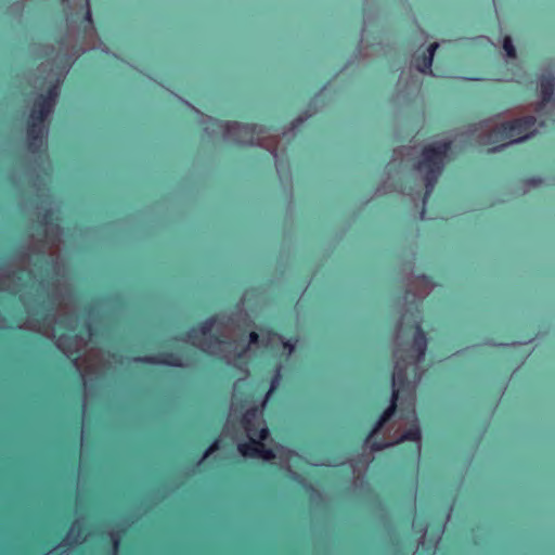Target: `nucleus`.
I'll return each instance as SVG.
<instances>
[{
    "label": "nucleus",
    "mask_w": 555,
    "mask_h": 555,
    "mask_svg": "<svg viewBox=\"0 0 555 555\" xmlns=\"http://www.w3.org/2000/svg\"><path fill=\"white\" fill-rule=\"evenodd\" d=\"M451 141L435 142L422 150V158L418 160L416 168L420 171H424V203L435 189L438 178L443 170L444 159L451 150Z\"/></svg>",
    "instance_id": "nucleus-1"
},
{
    "label": "nucleus",
    "mask_w": 555,
    "mask_h": 555,
    "mask_svg": "<svg viewBox=\"0 0 555 555\" xmlns=\"http://www.w3.org/2000/svg\"><path fill=\"white\" fill-rule=\"evenodd\" d=\"M259 409H247L242 415L241 424L245 429L249 441L237 444V451L244 457L257 459L260 440H267L270 431L267 426H259Z\"/></svg>",
    "instance_id": "nucleus-2"
},
{
    "label": "nucleus",
    "mask_w": 555,
    "mask_h": 555,
    "mask_svg": "<svg viewBox=\"0 0 555 555\" xmlns=\"http://www.w3.org/2000/svg\"><path fill=\"white\" fill-rule=\"evenodd\" d=\"M537 119L533 116H525L501 124L500 127L490 133L492 143H500L499 146L490 149L492 152L500 151L505 144L504 141L520 142L529 137L535 126Z\"/></svg>",
    "instance_id": "nucleus-3"
},
{
    "label": "nucleus",
    "mask_w": 555,
    "mask_h": 555,
    "mask_svg": "<svg viewBox=\"0 0 555 555\" xmlns=\"http://www.w3.org/2000/svg\"><path fill=\"white\" fill-rule=\"evenodd\" d=\"M391 383L392 391L390 404L386 410H384V412L379 416L382 423H387L395 415L397 410V402L399 401L401 395L404 397L406 401H409L410 405L414 404V386L410 380V377H408L405 372H403V370L401 369L400 363L397 364L392 373Z\"/></svg>",
    "instance_id": "nucleus-4"
},
{
    "label": "nucleus",
    "mask_w": 555,
    "mask_h": 555,
    "mask_svg": "<svg viewBox=\"0 0 555 555\" xmlns=\"http://www.w3.org/2000/svg\"><path fill=\"white\" fill-rule=\"evenodd\" d=\"M410 327L414 332L413 341L410 348L405 350L404 356L398 357L395 363V366L400 363L408 377L409 370L415 371L416 366L424 360L427 350V338L421 323L414 320Z\"/></svg>",
    "instance_id": "nucleus-5"
},
{
    "label": "nucleus",
    "mask_w": 555,
    "mask_h": 555,
    "mask_svg": "<svg viewBox=\"0 0 555 555\" xmlns=\"http://www.w3.org/2000/svg\"><path fill=\"white\" fill-rule=\"evenodd\" d=\"M217 322V317L211 315L201 323H198L196 326L192 327L190 331L185 332L181 335L180 339L183 341H188L189 339L197 338L198 335L201 336H209L211 341L214 343H223L221 339V335L219 334H211L212 327L215 326Z\"/></svg>",
    "instance_id": "nucleus-6"
},
{
    "label": "nucleus",
    "mask_w": 555,
    "mask_h": 555,
    "mask_svg": "<svg viewBox=\"0 0 555 555\" xmlns=\"http://www.w3.org/2000/svg\"><path fill=\"white\" fill-rule=\"evenodd\" d=\"M137 361L145 364H163L167 366L181 367L182 362L178 354L169 351L159 352L155 356L138 358Z\"/></svg>",
    "instance_id": "nucleus-7"
},
{
    "label": "nucleus",
    "mask_w": 555,
    "mask_h": 555,
    "mask_svg": "<svg viewBox=\"0 0 555 555\" xmlns=\"http://www.w3.org/2000/svg\"><path fill=\"white\" fill-rule=\"evenodd\" d=\"M44 125L27 120V145L29 151L37 152L42 144Z\"/></svg>",
    "instance_id": "nucleus-8"
},
{
    "label": "nucleus",
    "mask_w": 555,
    "mask_h": 555,
    "mask_svg": "<svg viewBox=\"0 0 555 555\" xmlns=\"http://www.w3.org/2000/svg\"><path fill=\"white\" fill-rule=\"evenodd\" d=\"M52 104H48L38 96L35 99L28 120L44 125L46 119L53 111Z\"/></svg>",
    "instance_id": "nucleus-9"
},
{
    "label": "nucleus",
    "mask_w": 555,
    "mask_h": 555,
    "mask_svg": "<svg viewBox=\"0 0 555 555\" xmlns=\"http://www.w3.org/2000/svg\"><path fill=\"white\" fill-rule=\"evenodd\" d=\"M438 49V43H431L422 55L417 56L415 60V66L418 72L423 74H427L430 72L433 60L436 50Z\"/></svg>",
    "instance_id": "nucleus-10"
},
{
    "label": "nucleus",
    "mask_w": 555,
    "mask_h": 555,
    "mask_svg": "<svg viewBox=\"0 0 555 555\" xmlns=\"http://www.w3.org/2000/svg\"><path fill=\"white\" fill-rule=\"evenodd\" d=\"M555 78L552 74L542 75L540 80V91L543 103H548L554 94Z\"/></svg>",
    "instance_id": "nucleus-11"
},
{
    "label": "nucleus",
    "mask_w": 555,
    "mask_h": 555,
    "mask_svg": "<svg viewBox=\"0 0 555 555\" xmlns=\"http://www.w3.org/2000/svg\"><path fill=\"white\" fill-rule=\"evenodd\" d=\"M59 90H60L59 82H55L48 88L46 93L39 94L38 98L41 99L42 101L47 102L48 104H52V106L54 107L56 99L59 96Z\"/></svg>",
    "instance_id": "nucleus-12"
},
{
    "label": "nucleus",
    "mask_w": 555,
    "mask_h": 555,
    "mask_svg": "<svg viewBox=\"0 0 555 555\" xmlns=\"http://www.w3.org/2000/svg\"><path fill=\"white\" fill-rule=\"evenodd\" d=\"M421 439H422V431H421L420 427L417 425H413L403 433L400 440L420 443Z\"/></svg>",
    "instance_id": "nucleus-13"
},
{
    "label": "nucleus",
    "mask_w": 555,
    "mask_h": 555,
    "mask_svg": "<svg viewBox=\"0 0 555 555\" xmlns=\"http://www.w3.org/2000/svg\"><path fill=\"white\" fill-rule=\"evenodd\" d=\"M264 441L266 440H260V442H259L257 459H262L264 461H271V460L275 459V453L272 449L267 448L264 446V443H263Z\"/></svg>",
    "instance_id": "nucleus-14"
},
{
    "label": "nucleus",
    "mask_w": 555,
    "mask_h": 555,
    "mask_svg": "<svg viewBox=\"0 0 555 555\" xmlns=\"http://www.w3.org/2000/svg\"><path fill=\"white\" fill-rule=\"evenodd\" d=\"M280 380H281V367L278 366L276 370H275L274 375L271 378L270 388H269V390H268V392L266 395L264 401H267L268 398L270 397V395L278 388V386L280 384Z\"/></svg>",
    "instance_id": "nucleus-15"
},
{
    "label": "nucleus",
    "mask_w": 555,
    "mask_h": 555,
    "mask_svg": "<svg viewBox=\"0 0 555 555\" xmlns=\"http://www.w3.org/2000/svg\"><path fill=\"white\" fill-rule=\"evenodd\" d=\"M54 220V211L51 208H47L40 216H39V223L43 225L51 224Z\"/></svg>",
    "instance_id": "nucleus-16"
},
{
    "label": "nucleus",
    "mask_w": 555,
    "mask_h": 555,
    "mask_svg": "<svg viewBox=\"0 0 555 555\" xmlns=\"http://www.w3.org/2000/svg\"><path fill=\"white\" fill-rule=\"evenodd\" d=\"M220 448V440L218 438H216L209 446L208 448L205 450L202 459L199 460L198 464H201L205 459H207L208 456H210L214 452H216L217 450H219Z\"/></svg>",
    "instance_id": "nucleus-17"
},
{
    "label": "nucleus",
    "mask_w": 555,
    "mask_h": 555,
    "mask_svg": "<svg viewBox=\"0 0 555 555\" xmlns=\"http://www.w3.org/2000/svg\"><path fill=\"white\" fill-rule=\"evenodd\" d=\"M503 49L506 52V55L508 57H515L516 56V49L513 44V41L511 37L506 36L503 40Z\"/></svg>",
    "instance_id": "nucleus-18"
},
{
    "label": "nucleus",
    "mask_w": 555,
    "mask_h": 555,
    "mask_svg": "<svg viewBox=\"0 0 555 555\" xmlns=\"http://www.w3.org/2000/svg\"><path fill=\"white\" fill-rule=\"evenodd\" d=\"M386 423H382V420L378 417V420L375 422V424L373 425L372 430L370 431V434L367 436V440L371 439L374 435H376L383 428V426Z\"/></svg>",
    "instance_id": "nucleus-19"
},
{
    "label": "nucleus",
    "mask_w": 555,
    "mask_h": 555,
    "mask_svg": "<svg viewBox=\"0 0 555 555\" xmlns=\"http://www.w3.org/2000/svg\"><path fill=\"white\" fill-rule=\"evenodd\" d=\"M387 443L385 441H373L371 444V449L374 452L382 451L387 448Z\"/></svg>",
    "instance_id": "nucleus-20"
},
{
    "label": "nucleus",
    "mask_w": 555,
    "mask_h": 555,
    "mask_svg": "<svg viewBox=\"0 0 555 555\" xmlns=\"http://www.w3.org/2000/svg\"><path fill=\"white\" fill-rule=\"evenodd\" d=\"M259 340V335L256 332H250L248 336L249 344H257Z\"/></svg>",
    "instance_id": "nucleus-21"
},
{
    "label": "nucleus",
    "mask_w": 555,
    "mask_h": 555,
    "mask_svg": "<svg viewBox=\"0 0 555 555\" xmlns=\"http://www.w3.org/2000/svg\"><path fill=\"white\" fill-rule=\"evenodd\" d=\"M246 128H248L251 132V138H250V143H253L254 141V134L256 133V128H257V125L253 124V125H246Z\"/></svg>",
    "instance_id": "nucleus-22"
},
{
    "label": "nucleus",
    "mask_w": 555,
    "mask_h": 555,
    "mask_svg": "<svg viewBox=\"0 0 555 555\" xmlns=\"http://www.w3.org/2000/svg\"><path fill=\"white\" fill-rule=\"evenodd\" d=\"M284 347L287 348L289 352H292L294 350V345L291 344L289 341L285 343Z\"/></svg>",
    "instance_id": "nucleus-23"
},
{
    "label": "nucleus",
    "mask_w": 555,
    "mask_h": 555,
    "mask_svg": "<svg viewBox=\"0 0 555 555\" xmlns=\"http://www.w3.org/2000/svg\"><path fill=\"white\" fill-rule=\"evenodd\" d=\"M86 20L90 23L92 22V14L89 9L86 12Z\"/></svg>",
    "instance_id": "nucleus-24"
},
{
    "label": "nucleus",
    "mask_w": 555,
    "mask_h": 555,
    "mask_svg": "<svg viewBox=\"0 0 555 555\" xmlns=\"http://www.w3.org/2000/svg\"><path fill=\"white\" fill-rule=\"evenodd\" d=\"M118 543H119V542H118V540H115V541H114V547H115V548L118 546Z\"/></svg>",
    "instance_id": "nucleus-25"
},
{
    "label": "nucleus",
    "mask_w": 555,
    "mask_h": 555,
    "mask_svg": "<svg viewBox=\"0 0 555 555\" xmlns=\"http://www.w3.org/2000/svg\"><path fill=\"white\" fill-rule=\"evenodd\" d=\"M88 330H89V332L91 333V331H92V326H91V324H88Z\"/></svg>",
    "instance_id": "nucleus-26"
},
{
    "label": "nucleus",
    "mask_w": 555,
    "mask_h": 555,
    "mask_svg": "<svg viewBox=\"0 0 555 555\" xmlns=\"http://www.w3.org/2000/svg\"><path fill=\"white\" fill-rule=\"evenodd\" d=\"M112 555H116L115 553H113Z\"/></svg>",
    "instance_id": "nucleus-27"
}]
</instances>
